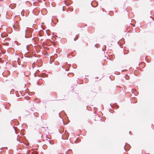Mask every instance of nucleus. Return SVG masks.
<instances>
[{"label": "nucleus", "instance_id": "obj_1", "mask_svg": "<svg viewBox=\"0 0 154 154\" xmlns=\"http://www.w3.org/2000/svg\"><path fill=\"white\" fill-rule=\"evenodd\" d=\"M13 27L14 29L18 30L20 29V26L18 23L15 24L13 26Z\"/></svg>", "mask_w": 154, "mask_h": 154}, {"label": "nucleus", "instance_id": "obj_2", "mask_svg": "<svg viewBox=\"0 0 154 154\" xmlns=\"http://www.w3.org/2000/svg\"><path fill=\"white\" fill-rule=\"evenodd\" d=\"M45 139L47 141L49 142V143L50 144H54V142L53 141H51L50 140V139L49 138H48L46 137H45V139H44V141H45Z\"/></svg>", "mask_w": 154, "mask_h": 154}, {"label": "nucleus", "instance_id": "obj_3", "mask_svg": "<svg viewBox=\"0 0 154 154\" xmlns=\"http://www.w3.org/2000/svg\"><path fill=\"white\" fill-rule=\"evenodd\" d=\"M16 6V4H12L9 6L11 9H13L15 8Z\"/></svg>", "mask_w": 154, "mask_h": 154}, {"label": "nucleus", "instance_id": "obj_4", "mask_svg": "<svg viewBox=\"0 0 154 154\" xmlns=\"http://www.w3.org/2000/svg\"><path fill=\"white\" fill-rule=\"evenodd\" d=\"M10 104L9 103H7V104L6 105H5V107L6 108V109H9V108L8 107V106H10Z\"/></svg>", "mask_w": 154, "mask_h": 154}, {"label": "nucleus", "instance_id": "obj_5", "mask_svg": "<svg viewBox=\"0 0 154 154\" xmlns=\"http://www.w3.org/2000/svg\"><path fill=\"white\" fill-rule=\"evenodd\" d=\"M68 10L70 11H73V9L72 8H70L68 9Z\"/></svg>", "mask_w": 154, "mask_h": 154}, {"label": "nucleus", "instance_id": "obj_6", "mask_svg": "<svg viewBox=\"0 0 154 154\" xmlns=\"http://www.w3.org/2000/svg\"><path fill=\"white\" fill-rule=\"evenodd\" d=\"M32 154H38L37 152L36 151L33 152Z\"/></svg>", "mask_w": 154, "mask_h": 154}, {"label": "nucleus", "instance_id": "obj_7", "mask_svg": "<svg viewBox=\"0 0 154 154\" xmlns=\"http://www.w3.org/2000/svg\"><path fill=\"white\" fill-rule=\"evenodd\" d=\"M78 37L77 36V37H76V39H75V38L74 39V41H75L76 39H78Z\"/></svg>", "mask_w": 154, "mask_h": 154}, {"label": "nucleus", "instance_id": "obj_8", "mask_svg": "<svg viewBox=\"0 0 154 154\" xmlns=\"http://www.w3.org/2000/svg\"><path fill=\"white\" fill-rule=\"evenodd\" d=\"M26 48H27V50H28V45H27V46H26Z\"/></svg>", "mask_w": 154, "mask_h": 154}, {"label": "nucleus", "instance_id": "obj_9", "mask_svg": "<svg viewBox=\"0 0 154 154\" xmlns=\"http://www.w3.org/2000/svg\"><path fill=\"white\" fill-rule=\"evenodd\" d=\"M44 1H46V0H44Z\"/></svg>", "mask_w": 154, "mask_h": 154}]
</instances>
